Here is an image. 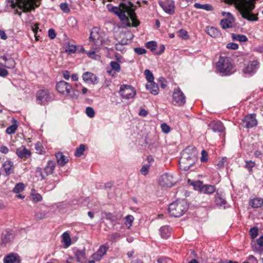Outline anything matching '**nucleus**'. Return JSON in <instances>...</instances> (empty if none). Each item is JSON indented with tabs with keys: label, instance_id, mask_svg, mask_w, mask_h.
I'll use <instances>...</instances> for the list:
<instances>
[{
	"label": "nucleus",
	"instance_id": "6ab92c4d",
	"mask_svg": "<svg viewBox=\"0 0 263 263\" xmlns=\"http://www.w3.org/2000/svg\"><path fill=\"white\" fill-rule=\"evenodd\" d=\"M102 214L106 219L109 220L114 225L118 223L121 219V216L117 214L103 212Z\"/></svg>",
	"mask_w": 263,
	"mask_h": 263
},
{
	"label": "nucleus",
	"instance_id": "bb28decb",
	"mask_svg": "<svg viewBox=\"0 0 263 263\" xmlns=\"http://www.w3.org/2000/svg\"><path fill=\"white\" fill-rule=\"evenodd\" d=\"M55 168V163L53 161H48L47 165L45 167L44 172L46 176L53 173Z\"/></svg>",
	"mask_w": 263,
	"mask_h": 263
},
{
	"label": "nucleus",
	"instance_id": "a19ab883",
	"mask_svg": "<svg viewBox=\"0 0 263 263\" xmlns=\"http://www.w3.org/2000/svg\"><path fill=\"white\" fill-rule=\"evenodd\" d=\"M24 184L23 183H18L15 185V187L13 189V191L15 193H19L24 191Z\"/></svg>",
	"mask_w": 263,
	"mask_h": 263
},
{
	"label": "nucleus",
	"instance_id": "aec40b11",
	"mask_svg": "<svg viewBox=\"0 0 263 263\" xmlns=\"http://www.w3.org/2000/svg\"><path fill=\"white\" fill-rule=\"evenodd\" d=\"M16 154L20 158L26 160L31 156V153L25 146H22L16 149Z\"/></svg>",
	"mask_w": 263,
	"mask_h": 263
},
{
	"label": "nucleus",
	"instance_id": "c85d7f7f",
	"mask_svg": "<svg viewBox=\"0 0 263 263\" xmlns=\"http://www.w3.org/2000/svg\"><path fill=\"white\" fill-rule=\"evenodd\" d=\"M215 201L216 204L219 206L223 207V209L226 208V204H227L226 200L223 199L222 196L219 194H216L215 196Z\"/></svg>",
	"mask_w": 263,
	"mask_h": 263
},
{
	"label": "nucleus",
	"instance_id": "37998d69",
	"mask_svg": "<svg viewBox=\"0 0 263 263\" xmlns=\"http://www.w3.org/2000/svg\"><path fill=\"white\" fill-rule=\"evenodd\" d=\"M17 128V125L15 124H13L7 128L6 132L7 134L9 135L14 134Z\"/></svg>",
	"mask_w": 263,
	"mask_h": 263
},
{
	"label": "nucleus",
	"instance_id": "5fc2aeb1",
	"mask_svg": "<svg viewBox=\"0 0 263 263\" xmlns=\"http://www.w3.org/2000/svg\"><path fill=\"white\" fill-rule=\"evenodd\" d=\"M258 230L256 227L252 228L250 230V234L252 239H254L258 235Z\"/></svg>",
	"mask_w": 263,
	"mask_h": 263
},
{
	"label": "nucleus",
	"instance_id": "4be33fe9",
	"mask_svg": "<svg viewBox=\"0 0 263 263\" xmlns=\"http://www.w3.org/2000/svg\"><path fill=\"white\" fill-rule=\"evenodd\" d=\"M4 263H20V257L16 253H11L4 258Z\"/></svg>",
	"mask_w": 263,
	"mask_h": 263
},
{
	"label": "nucleus",
	"instance_id": "9d476101",
	"mask_svg": "<svg viewBox=\"0 0 263 263\" xmlns=\"http://www.w3.org/2000/svg\"><path fill=\"white\" fill-rule=\"evenodd\" d=\"M120 93L123 98L129 99L135 96L136 91L129 85H121L120 88Z\"/></svg>",
	"mask_w": 263,
	"mask_h": 263
},
{
	"label": "nucleus",
	"instance_id": "58836bf2",
	"mask_svg": "<svg viewBox=\"0 0 263 263\" xmlns=\"http://www.w3.org/2000/svg\"><path fill=\"white\" fill-rule=\"evenodd\" d=\"M144 74L145 76V78L146 80L148 81V83L154 82V76L152 72L148 69L145 70Z\"/></svg>",
	"mask_w": 263,
	"mask_h": 263
},
{
	"label": "nucleus",
	"instance_id": "412c9836",
	"mask_svg": "<svg viewBox=\"0 0 263 263\" xmlns=\"http://www.w3.org/2000/svg\"><path fill=\"white\" fill-rule=\"evenodd\" d=\"M198 186L200 187V191L204 194H211L215 191V187L211 185H202L201 182L198 183Z\"/></svg>",
	"mask_w": 263,
	"mask_h": 263
},
{
	"label": "nucleus",
	"instance_id": "9b49d317",
	"mask_svg": "<svg viewBox=\"0 0 263 263\" xmlns=\"http://www.w3.org/2000/svg\"><path fill=\"white\" fill-rule=\"evenodd\" d=\"M241 125L247 128H251L257 125L256 115L250 114L246 116L241 121Z\"/></svg>",
	"mask_w": 263,
	"mask_h": 263
},
{
	"label": "nucleus",
	"instance_id": "864d4df0",
	"mask_svg": "<svg viewBox=\"0 0 263 263\" xmlns=\"http://www.w3.org/2000/svg\"><path fill=\"white\" fill-rule=\"evenodd\" d=\"M149 167H150V164H145L143 165L140 170L141 173L143 175H146L149 172Z\"/></svg>",
	"mask_w": 263,
	"mask_h": 263
},
{
	"label": "nucleus",
	"instance_id": "774afa93",
	"mask_svg": "<svg viewBox=\"0 0 263 263\" xmlns=\"http://www.w3.org/2000/svg\"><path fill=\"white\" fill-rule=\"evenodd\" d=\"M248 260L250 263H258L257 259L253 255H250L248 257Z\"/></svg>",
	"mask_w": 263,
	"mask_h": 263
},
{
	"label": "nucleus",
	"instance_id": "c9c22d12",
	"mask_svg": "<svg viewBox=\"0 0 263 263\" xmlns=\"http://www.w3.org/2000/svg\"><path fill=\"white\" fill-rule=\"evenodd\" d=\"M251 204L253 208H258L263 204V199L259 198H254L252 200Z\"/></svg>",
	"mask_w": 263,
	"mask_h": 263
},
{
	"label": "nucleus",
	"instance_id": "2f4dec72",
	"mask_svg": "<svg viewBox=\"0 0 263 263\" xmlns=\"http://www.w3.org/2000/svg\"><path fill=\"white\" fill-rule=\"evenodd\" d=\"M62 242L66 248H68L71 245V238L69 234L67 232L62 234Z\"/></svg>",
	"mask_w": 263,
	"mask_h": 263
},
{
	"label": "nucleus",
	"instance_id": "ddd939ff",
	"mask_svg": "<svg viewBox=\"0 0 263 263\" xmlns=\"http://www.w3.org/2000/svg\"><path fill=\"white\" fill-rule=\"evenodd\" d=\"M89 40L96 46H99L102 44L103 40L101 37L99 28L97 27H94L92 28L90 32Z\"/></svg>",
	"mask_w": 263,
	"mask_h": 263
},
{
	"label": "nucleus",
	"instance_id": "b1692460",
	"mask_svg": "<svg viewBox=\"0 0 263 263\" xmlns=\"http://www.w3.org/2000/svg\"><path fill=\"white\" fill-rule=\"evenodd\" d=\"M2 167L4 168L6 176H9L13 173V163L10 160L6 161L3 164Z\"/></svg>",
	"mask_w": 263,
	"mask_h": 263
},
{
	"label": "nucleus",
	"instance_id": "3c124183",
	"mask_svg": "<svg viewBox=\"0 0 263 263\" xmlns=\"http://www.w3.org/2000/svg\"><path fill=\"white\" fill-rule=\"evenodd\" d=\"M46 215L45 211H40L35 214V218L36 220H41L45 218Z\"/></svg>",
	"mask_w": 263,
	"mask_h": 263
},
{
	"label": "nucleus",
	"instance_id": "de8ad7c7",
	"mask_svg": "<svg viewBox=\"0 0 263 263\" xmlns=\"http://www.w3.org/2000/svg\"><path fill=\"white\" fill-rule=\"evenodd\" d=\"M108 249V247L107 246L102 245L100 247V248L98 250L97 252H98V253H99L100 255H101L102 256H103V255H104L106 254Z\"/></svg>",
	"mask_w": 263,
	"mask_h": 263
},
{
	"label": "nucleus",
	"instance_id": "4d7b16f0",
	"mask_svg": "<svg viewBox=\"0 0 263 263\" xmlns=\"http://www.w3.org/2000/svg\"><path fill=\"white\" fill-rule=\"evenodd\" d=\"M61 9L65 13H69L70 12V9L68 7V5L66 3H63L60 4Z\"/></svg>",
	"mask_w": 263,
	"mask_h": 263
},
{
	"label": "nucleus",
	"instance_id": "f8f14e48",
	"mask_svg": "<svg viewBox=\"0 0 263 263\" xmlns=\"http://www.w3.org/2000/svg\"><path fill=\"white\" fill-rule=\"evenodd\" d=\"M173 102L175 105L182 106L185 103V96L179 88L175 89L173 94Z\"/></svg>",
	"mask_w": 263,
	"mask_h": 263
},
{
	"label": "nucleus",
	"instance_id": "603ef678",
	"mask_svg": "<svg viewBox=\"0 0 263 263\" xmlns=\"http://www.w3.org/2000/svg\"><path fill=\"white\" fill-rule=\"evenodd\" d=\"M178 35L183 39H187L189 38L187 31L182 29L179 30L178 32Z\"/></svg>",
	"mask_w": 263,
	"mask_h": 263
},
{
	"label": "nucleus",
	"instance_id": "0e129e2a",
	"mask_svg": "<svg viewBox=\"0 0 263 263\" xmlns=\"http://www.w3.org/2000/svg\"><path fill=\"white\" fill-rule=\"evenodd\" d=\"M134 51L139 55L143 54L146 52V50L143 48H135Z\"/></svg>",
	"mask_w": 263,
	"mask_h": 263
},
{
	"label": "nucleus",
	"instance_id": "6e6d98bb",
	"mask_svg": "<svg viewBox=\"0 0 263 263\" xmlns=\"http://www.w3.org/2000/svg\"><path fill=\"white\" fill-rule=\"evenodd\" d=\"M86 114L90 118H92L95 115V110L91 107H86Z\"/></svg>",
	"mask_w": 263,
	"mask_h": 263
},
{
	"label": "nucleus",
	"instance_id": "f3484780",
	"mask_svg": "<svg viewBox=\"0 0 263 263\" xmlns=\"http://www.w3.org/2000/svg\"><path fill=\"white\" fill-rule=\"evenodd\" d=\"M0 59L5 62L4 63L1 64L2 66L8 69H13L15 67L16 63L10 55L7 54L1 55L0 56Z\"/></svg>",
	"mask_w": 263,
	"mask_h": 263
},
{
	"label": "nucleus",
	"instance_id": "cd10ccee",
	"mask_svg": "<svg viewBox=\"0 0 263 263\" xmlns=\"http://www.w3.org/2000/svg\"><path fill=\"white\" fill-rule=\"evenodd\" d=\"M160 233L162 238L166 239L171 234V228L168 226H163L160 229Z\"/></svg>",
	"mask_w": 263,
	"mask_h": 263
},
{
	"label": "nucleus",
	"instance_id": "7ed1b4c3",
	"mask_svg": "<svg viewBox=\"0 0 263 263\" xmlns=\"http://www.w3.org/2000/svg\"><path fill=\"white\" fill-rule=\"evenodd\" d=\"M8 5L14 10L15 14L21 16L22 11H18V9L24 12L34 10L40 5V0H8Z\"/></svg>",
	"mask_w": 263,
	"mask_h": 263
},
{
	"label": "nucleus",
	"instance_id": "423d86ee",
	"mask_svg": "<svg viewBox=\"0 0 263 263\" xmlns=\"http://www.w3.org/2000/svg\"><path fill=\"white\" fill-rule=\"evenodd\" d=\"M56 87L57 90L60 93L68 95L72 99H77L79 95L78 90L72 89L71 86L65 81L59 82Z\"/></svg>",
	"mask_w": 263,
	"mask_h": 263
},
{
	"label": "nucleus",
	"instance_id": "e2e57ef3",
	"mask_svg": "<svg viewBox=\"0 0 263 263\" xmlns=\"http://www.w3.org/2000/svg\"><path fill=\"white\" fill-rule=\"evenodd\" d=\"M9 74L8 71L3 68H0V77H7Z\"/></svg>",
	"mask_w": 263,
	"mask_h": 263
},
{
	"label": "nucleus",
	"instance_id": "2eb2a0df",
	"mask_svg": "<svg viewBox=\"0 0 263 263\" xmlns=\"http://www.w3.org/2000/svg\"><path fill=\"white\" fill-rule=\"evenodd\" d=\"M159 184L163 187H171L175 182L172 175L167 173L163 174L159 179Z\"/></svg>",
	"mask_w": 263,
	"mask_h": 263
},
{
	"label": "nucleus",
	"instance_id": "473e14b6",
	"mask_svg": "<svg viewBox=\"0 0 263 263\" xmlns=\"http://www.w3.org/2000/svg\"><path fill=\"white\" fill-rule=\"evenodd\" d=\"M13 238V234L8 231L3 233L2 236V240L3 243H6L11 241Z\"/></svg>",
	"mask_w": 263,
	"mask_h": 263
},
{
	"label": "nucleus",
	"instance_id": "dca6fc26",
	"mask_svg": "<svg viewBox=\"0 0 263 263\" xmlns=\"http://www.w3.org/2000/svg\"><path fill=\"white\" fill-rule=\"evenodd\" d=\"M259 67V63L256 61L250 62L247 66L243 69L245 73L253 75L255 73Z\"/></svg>",
	"mask_w": 263,
	"mask_h": 263
},
{
	"label": "nucleus",
	"instance_id": "5701e85b",
	"mask_svg": "<svg viewBox=\"0 0 263 263\" xmlns=\"http://www.w3.org/2000/svg\"><path fill=\"white\" fill-rule=\"evenodd\" d=\"M83 79L85 82H91L92 84H96L98 82V79L97 77L89 72H86L83 73Z\"/></svg>",
	"mask_w": 263,
	"mask_h": 263
},
{
	"label": "nucleus",
	"instance_id": "6e6552de",
	"mask_svg": "<svg viewBox=\"0 0 263 263\" xmlns=\"http://www.w3.org/2000/svg\"><path fill=\"white\" fill-rule=\"evenodd\" d=\"M36 102L40 105H46L53 100L51 94L48 89H41L36 93Z\"/></svg>",
	"mask_w": 263,
	"mask_h": 263
},
{
	"label": "nucleus",
	"instance_id": "1a4fd4ad",
	"mask_svg": "<svg viewBox=\"0 0 263 263\" xmlns=\"http://www.w3.org/2000/svg\"><path fill=\"white\" fill-rule=\"evenodd\" d=\"M222 15L226 17L220 21V25L223 29L231 28L233 27V23L235 21V18L230 12H222Z\"/></svg>",
	"mask_w": 263,
	"mask_h": 263
},
{
	"label": "nucleus",
	"instance_id": "7c9ffc66",
	"mask_svg": "<svg viewBox=\"0 0 263 263\" xmlns=\"http://www.w3.org/2000/svg\"><path fill=\"white\" fill-rule=\"evenodd\" d=\"M206 33L212 37H216L220 35L219 31L214 27H208Z\"/></svg>",
	"mask_w": 263,
	"mask_h": 263
},
{
	"label": "nucleus",
	"instance_id": "052dcab7",
	"mask_svg": "<svg viewBox=\"0 0 263 263\" xmlns=\"http://www.w3.org/2000/svg\"><path fill=\"white\" fill-rule=\"evenodd\" d=\"M161 127L162 129V131L165 134L168 133L170 131V127L166 123L162 124L161 125Z\"/></svg>",
	"mask_w": 263,
	"mask_h": 263
},
{
	"label": "nucleus",
	"instance_id": "bf43d9fd",
	"mask_svg": "<svg viewBox=\"0 0 263 263\" xmlns=\"http://www.w3.org/2000/svg\"><path fill=\"white\" fill-rule=\"evenodd\" d=\"M239 46L235 43H229L227 45V48L230 49L236 50L238 48Z\"/></svg>",
	"mask_w": 263,
	"mask_h": 263
},
{
	"label": "nucleus",
	"instance_id": "8fccbe9b",
	"mask_svg": "<svg viewBox=\"0 0 263 263\" xmlns=\"http://www.w3.org/2000/svg\"><path fill=\"white\" fill-rule=\"evenodd\" d=\"M32 199L35 202H39L42 201V196L39 193H31V194Z\"/></svg>",
	"mask_w": 263,
	"mask_h": 263
},
{
	"label": "nucleus",
	"instance_id": "0eeeda50",
	"mask_svg": "<svg viewBox=\"0 0 263 263\" xmlns=\"http://www.w3.org/2000/svg\"><path fill=\"white\" fill-rule=\"evenodd\" d=\"M233 66L227 57H220L217 63V68L222 76H228L232 73Z\"/></svg>",
	"mask_w": 263,
	"mask_h": 263
},
{
	"label": "nucleus",
	"instance_id": "13d9d810",
	"mask_svg": "<svg viewBox=\"0 0 263 263\" xmlns=\"http://www.w3.org/2000/svg\"><path fill=\"white\" fill-rule=\"evenodd\" d=\"M208 153L205 151L203 150L201 152V157L200 158L201 161L202 162H206L208 160Z\"/></svg>",
	"mask_w": 263,
	"mask_h": 263
},
{
	"label": "nucleus",
	"instance_id": "c03bdc74",
	"mask_svg": "<svg viewBox=\"0 0 263 263\" xmlns=\"http://www.w3.org/2000/svg\"><path fill=\"white\" fill-rule=\"evenodd\" d=\"M35 148L36 151V153H37L39 154H43L45 153V151H44V147L40 142H37L35 144Z\"/></svg>",
	"mask_w": 263,
	"mask_h": 263
},
{
	"label": "nucleus",
	"instance_id": "09e8293b",
	"mask_svg": "<svg viewBox=\"0 0 263 263\" xmlns=\"http://www.w3.org/2000/svg\"><path fill=\"white\" fill-rule=\"evenodd\" d=\"M255 165V162L252 161H246L245 167L246 168L248 169L249 172H251Z\"/></svg>",
	"mask_w": 263,
	"mask_h": 263
},
{
	"label": "nucleus",
	"instance_id": "69168bd1",
	"mask_svg": "<svg viewBox=\"0 0 263 263\" xmlns=\"http://www.w3.org/2000/svg\"><path fill=\"white\" fill-rule=\"evenodd\" d=\"M48 36L51 39H54L55 37L56 33L54 29H50L48 30Z\"/></svg>",
	"mask_w": 263,
	"mask_h": 263
},
{
	"label": "nucleus",
	"instance_id": "338daca9",
	"mask_svg": "<svg viewBox=\"0 0 263 263\" xmlns=\"http://www.w3.org/2000/svg\"><path fill=\"white\" fill-rule=\"evenodd\" d=\"M0 152L5 154H8L9 152V149L7 146L2 145L0 146Z\"/></svg>",
	"mask_w": 263,
	"mask_h": 263
},
{
	"label": "nucleus",
	"instance_id": "ea45409f",
	"mask_svg": "<svg viewBox=\"0 0 263 263\" xmlns=\"http://www.w3.org/2000/svg\"><path fill=\"white\" fill-rule=\"evenodd\" d=\"M110 66L111 68V70H113L117 72H119L121 70L120 64L116 61L110 62Z\"/></svg>",
	"mask_w": 263,
	"mask_h": 263
},
{
	"label": "nucleus",
	"instance_id": "f257e3e1",
	"mask_svg": "<svg viewBox=\"0 0 263 263\" xmlns=\"http://www.w3.org/2000/svg\"><path fill=\"white\" fill-rule=\"evenodd\" d=\"M136 6L130 1L127 4L120 3L118 7H112L109 11L114 12L122 21L126 22L128 27H137L140 25V21L135 12Z\"/></svg>",
	"mask_w": 263,
	"mask_h": 263
},
{
	"label": "nucleus",
	"instance_id": "a211bd4d",
	"mask_svg": "<svg viewBox=\"0 0 263 263\" xmlns=\"http://www.w3.org/2000/svg\"><path fill=\"white\" fill-rule=\"evenodd\" d=\"M209 127L215 133H223L225 128L220 121H213L209 124Z\"/></svg>",
	"mask_w": 263,
	"mask_h": 263
},
{
	"label": "nucleus",
	"instance_id": "79ce46f5",
	"mask_svg": "<svg viewBox=\"0 0 263 263\" xmlns=\"http://www.w3.org/2000/svg\"><path fill=\"white\" fill-rule=\"evenodd\" d=\"M134 220V217L132 215H128L125 217L124 223L126 226H128V228H129L132 225Z\"/></svg>",
	"mask_w": 263,
	"mask_h": 263
},
{
	"label": "nucleus",
	"instance_id": "f704fd0d",
	"mask_svg": "<svg viewBox=\"0 0 263 263\" xmlns=\"http://www.w3.org/2000/svg\"><path fill=\"white\" fill-rule=\"evenodd\" d=\"M194 7L197 9H202L206 11H212L214 9L213 7L210 4H200L199 3H195Z\"/></svg>",
	"mask_w": 263,
	"mask_h": 263
},
{
	"label": "nucleus",
	"instance_id": "680f3d73",
	"mask_svg": "<svg viewBox=\"0 0 263 263\" xmlns=\"http://www.w3.org/2000/svg\"><path fill=\"white\" fill-rule=\"evenodd\" d=\"M102 257V255L98 253L97 251L92 255V258L93 259L92 260H94L95 261H99L101 259Z\"/></svg>",
	"mask_w": 263,
	"mask_h": 263
},
{
	"label": "nucleus",
	"instance_id": "393cba45",
	"mask_svg": "<svg viewBox=\"0 0 263 263\" xmlns=\"http://www.w3.org/2000/svg\"><path fill=\"white\" fill-rule=\"evenodd\" d=\"M55 157L58 164L61 166H64L69 161V159L61 152L57 153Z\"/></svg>",
	"mask_w": 263,
	"mask_h": 263
},
{
	"label": "nucleus",
	"instance_id": "4c0bfd02",
	"mask_svg": "<svg viewBox=\"0 0 263 263\" xmlns=\"http://www.w3.org/2000/svg\"><path fill=\"white\" fill-rule=\"evenodd\" d=\"M77 50L76 46L73 44H70L69 43H67V45L65 49V52L68 54L74 53Z\"/></svg>",
	"mask_w": 263,
	"mask_h": 263
},
{
	"label": "nucleus",
	"instance_id": "49530a36",
	"mask_svg": "<svg viewBox=\"0 0 263 263\" xmlns=\"http://www.w3.org/2000/svg\"><path fill=\"white\" fill-rule=\"evenodd\" d=\"M157 43L155 41H150L146 43V47L150 49L152 51H154L156 50L157 47Z\"/></svg>",
	"mask_w": 263,
	"mask_h": 263
},
{
	"label": "nucleus",
	"instance_id": "a18cd8bd",
	"mask_svg": "<svg viewBox=\"0 0 263 263\" xmlns=\"http://www.w3.org/2000/svg\"><path fill=\"white\" fill-rule=\"evenodd\" d=\"M35 176L37 178H40L41 180H43L45 178V176L42 171V168L41 167H37L35 172Z\"/></svg>",
	"mask_w": 263,
	"mask_h": 263
},
{
	"label": "nucleus",
	"instance_id": "39448f33",
	"mask_svg": "<svg viewBox=\"0 0 263 263\" xmlns=\"http://www.w3.org/2000/svg\"><path fill=\"white\" fill-rule=\"evenodd\" d=\"M188 208L189 205L185 200H177L170 204L168 210L171 216L179 217L183 215Z\"/></svg>",
	"mask_w": 263,
	"mask_h": 263
},
{
	"label": "nucleus",
	"instance_id": "20e7f679",
	"mask_svg": "<svg viewBox=\"0 0 263 263\" xmlns=\"http://www.w3.org/2000/svg\"><path fill=\"white\" fill-rule=\"evenodd\" d=\"M197 150L192 146L186 147L181 154L179 161V167L181 170L186 171L197 161Z\"/></svg>",
	"mask_w": 263,
	"mask_h": 263
},
{
	"label": "nucleus",
	"instance_id": "c756f323",
	"mask_svg": "<svg viewBox=\"0 0 263 263\" xmlns=\"http://www.w3.org/2000/svg\"><path fill=\"white\" fill-rule=\"evenodd\" d=\"M74 256L78 262H81L85 258V250H77L74 252Z\"/></svg>",
	"mask_w": 263,
	"mask_h": 263
},
{
	"label": "nucleus",
	"instance_id": "4468645a",
	"mask_svg": "<svg viewBox=\"0 0 263 263\" xmlns=\"http://www.w3.org/2000/svg\"><path fill=\"white\" fill-rule=\"evenodd\" d=\"M159 5L166 13L168 14H174L175 5L173 0H165L164 2L159 1Z\"/></svg>",
	"mask_w": 263,
	"mask_h": 263
},
{
	"label": "nucleus",
	"instance_id": "e433bc0d",
	"mask_svg": "<svg viewBox=\"0 0 263 263\" xmlns=\"http://www.w3.org/2000/svg\"><path fill=\"white\" fill-rule=\"evenodd\" d=\"M86 149V146L84 144H81L79 147H77L75 152V156L78 157H81L84 154V152Z\"/></svg>",
	"mask_w": 263,
	"mask_h": 263
},
{
	"label": "nucleus",
	"instance_id": "a878e982",
	"mask_svg": "<svg viewBox=\"0 0 263 263\" xmlns=\"http://www.w3.org/2000/svg\"><path fill=\"white\" fill-rule=\"evenodd\" d=\"M146 87L150 91V92L154 95H158L159 92L158 85L154 82L147 83L146 85Z\"/></svg>",
	"mask_w": 263,
	"mask_h": 263
},
{
	"label": "nucleus",
	"instance_id": "f03ea898",
	"mask_svg": "<svg viewBox=\"0 0 263 263\" xmlns=\"http://www.w3.org/2000/svg\"><path fill=\"white\" fill-rule=\"evenodd\" d=\"M255 0H223L226 4H234L240 14L249 21H256L258 20L257 14L252 13L255 8Z\"/></svg>",
	"mask_w": 263,
	"mask_h": 263
},
{
	"label": "nucleus",
	"instance_id": "72a5a7b5",
	"mask_svg": "<svg viewBox=\"0 0 263 263\" xmlns=\"http://www.w3.org/2000/svg\"><path fill=\"white\" fill-rule=\"evenodd\" d=\"M231 36L233 40L238 41L240 42H245L248 41L247 37L245 35L232 33Z\"/></svg>",
	"mask_w": 263,
	"mask_h": 263
}]
</instances>
